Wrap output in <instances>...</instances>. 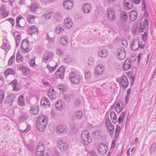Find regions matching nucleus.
Masks as SVG:
<instances>
[{"label": "nucleus", "mask_w": 156, "mask_h": 156, "mask_svg": "<svg viewBox=\"0 0 156 156\" xmlns=\"http://www.w3.org/2000/svg\"><path fill=\"white\" fill-rule=\"evenodd\" d=\"M48 124V118L45 116L40 115L37 118V127L40 131H44Z\"/></svg>", "instance_id": "1"}, {"label": "nucleus", "mask_w": 156, "mask_h": 156, "mask_svg": "<svg viewBox=\"0 0 156 156\" xmlns=\"http://www.w3.org/2000/svg\"><path fill=\"white\" fill-rule=\"evenodd\" d=\"M89 132L87 130L83 131L81 133V138L84 144L88 145L92 142V139L89 135Z\"/></svg>", "instance_id": "2"}, {"label": "nucleus", "mask_w": 156, "mask_h": 156, "mask_svg": "<svg viewBox=\"0 0 156 156\" xmlns=\"http://www.w3.org/2000/svg\"><path fill=\"white\" fill-rule=\"evenodd\" d=\"M70 81L73 83L77 84L80 81V75L77 72L72 73L70 74Z\"/></svg>", "instance_id": "3"}, {"label": "nucleus", "mask_w": 156, "mask_h": 156, "mask_svg": "<svg viewBox=\"0 0 156 156\" xmlns=\"http://www.w3.org/2000/svg\"><path fill=\"white\" fill-rule=\"evenodd\" d=\"M99 153L101 154H105L108 151V146L104 144H100L97 146Z\"/></svg>", "instance_id": "4"}, {"label": "nucleus", "mask_w": 156, "mask_h": 156, "mask_svg": "<svg viewBox=\"0 0 156 156\" xmlns=\"http://www.w3.org/2000/svg\"><path fill=\"white\" fill-rule=\"evenodd\" d=\"M118 58L121 60L124 59L126 56L125 49L123 47L119 48L117 51Z\"/></svg>", "instance_id": "5"}, {"label": "nucleus", "mask_w": 156, "mask_h": 156, "mask_svg": "<svg viewBox=\"0 0 156 156\" xmlns=\"http://www.w3.org/2000/svg\"><path fill=\"white\" fill-rule=\"evenodd\" d=\"M65 69L63 67H60L55 73V75L57 78L62 79L64 76Z\"/></svg>", "instance_id": "6"}, {"label": "nucleus", "mask_w": 156, "mask_h": 156, "mask_svg": "<svg viewBox=\"0 0 156 156\" xmlns=\"http://www.w3.org/2000/svg\"><path fill=\"white\" fill-rule=\"evenodd\" d=\"M57 147L61 151L64 152L67 150L68 144L65 141L59 140L57 143Z\"/></svg>", "instance_id": "7"}, {"label": "nucleus", "mask_w": 156, "mask_h": 156, "mask_svg": "<svg viewBox=\"0 0 156 156\" xmlns=\"http://www.w3.org/2000/svg\"><path fill=\"white\" fill-rule=\"evenodd\" d=\"M15 99V97L13 94H9L5 98V103L7 104L8 106H10L12 105Z\"/></svg>", "instance_id": "8"}, {"label": "nucleus", "mask_w": 156, "mask_h": 156, "mask_svg": "<svg viewBox=\"0 0 156 156\" xmlns=\"http://www.w3.org/2000/svg\"><path fill=\"white\" fill-rule=\"evenodd\" d=\"M139 40L137 38L133 39L130 43L131 48L134 51H136L139 48Z\"/></svg>", "instance_id": "9"}, {"label": "nucleus", "mask_w": 156, "mask_h": 156, "mask_svg": "<svg viewBox=\"0 0 156 156\" xmlns=\"http://www.w3.org/2000/svg\"><path fill=\"white\" fill-rule=\"evenodd\" d=\"M29 42L28 39H26L23 40L21 43L22 48L27 53L29 52L30 51L29 48Z\"/></svg>", "instance_id": "10"}, {"label": "nucleus", "mask_w": 156, "mask_h": 156, "mask_svg": "<svg viewBox=\"0 0 156 156\" xmlns=\"http://www.w3.org/2000/svg\"><path fill=\"white\" fill-rule=\"evenodd\" d=\"M51 105L49 100L46 98L43 97L41 101V105L42 107L46 108L49 107Z\"/></svg>", "instance_id": "11"}, {"label": "nucleus", "mask_w": 156, "mask_h": 156, "mask_svg": "<svg viewBox=\"0 0 156 156\" xmlns=\"http://www.w3.org/2000/svg\"><path fill=\"white\" fill-rule=\"evenodd\" d=\"M108 16L111 21L114 20L115 19V15L114 11L111 8L107 10Z\"/></svg>", "instance_id": "12"}, {"label": "nucleus", "mask_w": 156, "mask_h": 156, "mask_svg": "<svg viewBox=\"0 0 156 156\" xmlns=\"http://www.w3.org/2000/svg\"><path fill=\"white\" fill-rule=\"evenodd\" d=\"M53 57V56L51 52H47L44 54L42 59L44 62L47 63L48 61L50 60Z\"/></svg>", "instance_id": "13"}, {"label": "nucleus", "mask_w": 156, "mask_h": 156, "mask_svg": "<svg viewBox=\"0 0 156 156\" xmlns=\"http://www.w3.org/2000/svg\"><path fill=\"white\" fill-rule=\"evenodd\" d=\"M57 131L58 133H66L68 130V128L66 126L59 125L56 128Z\"/></svg>", "instance_id": "14"}, {"label": "nucleus", "mask_w": 156, "mask_h": 156, "mask_svg": "<svg viewBox=\"0 0 156 156\" xmlns=\"http://www.w3.org/2000/svg\"><path fill=\"white\" fill-rule=\"evenodd\" d=\"M63 6L65 9L67 10L71 9L73 6V2L69 0H66L63 2Z\"/></svg>", "instance_id": "15"}, {"label": "nucleus", "mask_w": 156, "mask_h": 156, "mask_svg": "<svg viewBox=\"0 0 156 156\" xmlns=\"http://www.w3.org/2000/svg\"><path fill=\"white\" fill-rule=\"evenodd\" d=\"M124 7L127 10H129L132 8L133 6V0H125L124 1Z\"/></svg>", "instance_id": "16"}, {"label": "nucleus", "mask_w": 156, "mask_h": 156, "mask_svg": "<svg viewBox=\"0 0 156 156\" xmlns=\"http://www.w3.org/2000/svg\"><path fill=\"white\" fill-rule=\"evenodd\" d=\"M148 25V20L145 19L144 21L140 24V28H139V31L140 32H143L144 31L146 27Z\"/></svg>", "instance_id": "17"}, {"label": "nucleus", "mask_w": 156, "mask_h": 156, "mask_svg": "<svg viewBox=\"0 0 156 156\" xmlns=\"http://www.w3.org/2000/svg\"><path fill=\"white\" fill-rule=\"evenodd\" d=\"M104 70V67L102 65H98L95 69V72L96 74L101 75L103 73Z\"/></svg>", "instance_id": "18"}, {"label": "nucleus", "mask_w": 156, "mask_h": 156, "mask_svg": "<svg viewBox=\"0 0 156 156\" xmlns=\"http://www.w3.org/2000/svg\"><path fill=\"white\" fill-rule=\"evenodd\" d=\"M56 108L58 110H61L63 109L65 106V103L61 100H58L55 104Z\"/></svg>", "instance_id": "19"}, {"label": "nucleus", "mask_w": 156, "mask_h": 156, "mask_svg": "<svg viewBox=\"0 0 156 156\" xmlns=\"http://www.w3.org/2000/svg\"><path fill=\"white\" fill-rule=\"evenodd\" d=\"M13 87V90L16 91H18L20 90V87L17 80H14L10 83Z\"/></svg>", "instance_id": "20"}, {"label": "nucleus", "mask_w": 156, "mask_h": 156, "mask_svg": "<svg viewBox=\"0 0 156 156\" xmlns=\"http://www.w3.org/2000/svg\"><path fill=\"white\" fill-rule=\"evenodd\" d=\"M121 82L123 88H126L129 84L128 79L126 76H123L122 77Z\"/></svg>", "instance_id": "21"}, {"label": "nucleus", "mask_w": 156, "mask_h": 156, "mask_svg": "<svg viewBox=\"0 0 156 156\" xmlns=\"http://www.w3.org/2000/svg\"><path fill=\"white\" fill-rule=\"evenodd\" d=\"M64 23L65 26L67 29L70 28L73 24L71 19L69 18H66L65 19Z\"/></svg>", "instance_id": "22"}, {"label": "nucleus", "mask_w": 156, "mask_h": 156, "mask_svg": "<svg viewBox=\"0 0 156 156\" xmlns=\"http://www.w3.org/2000/svg\"><path fill=\"white\" fill-rule=\"evenodd\" d=\"M131 64L130 60L129 59H126L124 64V69L126 70H128L131 68Z\"/></svg>", "instance_id": "23"}, {"label": "nucleus", "mask_w": 156, "mask_h": 156, "mask_svg": "<svg viewBox=\"0 0 156 156\" xmlns=\"http://www.w3.org/2000/svg\"><path fill=\"white\" fill-rule=\"evenodd\" d=\"M120 18L121 21L123 22H126L128 18L127 13L126 11L122 12L120 14Z\"/></svg>", "instance_id": "24"}, {"label": "nucleus", "mask_w": 156, "mask_h": 156, "mask_svg": "<svg viewBox=\"0 0 156 156\" xmlns=\"http://www.w3.org/2000/svg\"><path fill=\"white\" fill-rule=\"evenodd\" d=\"M137 16L138 13L136 11H133L129 14L130 19L132 21H135L137 18Z\"/></svg>", "instance_id": "25"}, {"label": "nucleus", "mask_w": 156, "mask_h": 156, "mask_svg": "<svg viewBox=\"0 0 156 156\" xmlns=\"http://www.w3.org/2000/svg\"><path fill=\"white\" fill-rule=\"evenodd\" d=\"M30 113L33 115H36L39 112V108L38 106H33L31 107L30 110Z\"/></svg>", "instance_id": "26"}, {"label": "nucleus", "mask_w": 156, "mask_h": 156, "mask_svg": "<svg viewBox=\"0 0 156 156\" xmlns=\"http://www.w3.org/2000/svg\"><path fill=\"white\" fill-rule=\"evenodd\" d=\"M19 69L22 72L24 75H28L30 72L29 69L24 66H20Z\"/></svg>", "instance_id": "27"}, {"label": "nucleus", "mask_w": 156, "mask_h": 156, "mask_svg": "<svg viewBox=\"0 0 156 156\" xmlns=\"http://www.w3.org/2000/svg\"><path fill=\"white\" fill-rule=\"evenodd\" d=\"M28 32L29 34L31 35L34 34H37L38 29L35 25L29 28Z\"/></svg>", "instance_id": "28"}, {"label": "nucleus", "mask_w": 156, "mask_h": 156, "mask_svg": "<svg viewBox=\"0 0 156 156\" xmlns=\"http://www.w3.org/2000/svg\"><path fill=\"white\" fill-rule=\"evenodd\" d=\"M99 56L101 58H105L107 57L108 55V52L106 49H104L98 52Z\"/></svg>", "instance_id": "29"}, {"label": "nucleus", "mask_w": 156, "mask_h": 156, "mask_svg": "<svg viewBox=\"0 0 156 156\" xmlns=\"http://www.w3.org/2000/svg\"><path fill=\"white\" fill-rule=\"evenodd\" d=\"M84 12L86 13H88L91 11L92 8L91 5L89 3L83 5Z\"/></svg>", "instance_id": "30"}, {"label": "nucleus", "mask_w": 156, "mask_h": 156, "mask_svg": "<svg viewBox=\"0 0 156 156\" xmlns=\"http://www.w3.org/2000/svg\"><path fill=\"white\" fill-rule=\"evenodd\" d=\"M22 18L21 17L19 16L16 17V28H17L18 27H23L25 25V22L24 24H21L20 23H20L19 22L20 20H21ZM23 21L25 22L23 20Z\"/></svg>", "instance_id": "31"}, {"label": "nucleus", "mask_w": 156, "mask_h": 156, "mask_svg": "<svg viewBox=\"0 0 156 156\" xmlns=\"http://www.w3.org/2000/svg\"><path fill=\"white\" fill-rule=\"evenodd\" d=\"M110 116L113 123L115 124L117 122V115L114 112H112L110 113Z\"/></svg>", "instance_id": "32"}, {"label": "nucleus", "mask_w": 156, "mask_h": 156, "mask_svg": "<svg viewBox=\"0 0 156 156\" xmlns=\"http://www.w3.org/2000/svg\"><path fill=\"white\" fill-rule=\"evenodd\" d=\"M44 145L41 143H39L38 144V146L36 148V151L44 152Z\"/></svg>", "instance_id": "33"}, {"label": "nucleus", "mask_w": 156, "mask_h": 156, "mask_svg": "<svg viewBox=\"0 0 156 156\" xmlns=\"http://www.w3.org/2000/svg\"><path fill=\"white\" fill-rule=\"evenodd\" d=\"M39 8V5L37 4L33 3L30 5V11H33L35 12Z\"/></svg>", "instance_id": "34"}, {"label": "nucleus", "mask_w": 156, "mask_h": 156, "mask_svg": "<svg viewBox=\"0 0 156 156\" xmlns=\"http://www.w3.org/2000/svg\"><path fill=\"white\" fill-rule=\"evenodd\" d=\"M47 94L51 99H53L55 98V92L53 89L51 90V91L49 90Z\"/></svg>", "instance_id": "35"}, {"label": "nucleus", "mask_w": 156, "mask_h": 156, "mask_svg": "<svg viewBox=\"0 0 156 156\" xmlns=\"http://www.w3.org/2000/svg\"><path fill=\"white\" fill-rule=\"evenodd\" d=\"M47 94L51 99H53L55 98V92L53 89L51 90V91L49 90Z\"/></svg>", "instance_id": "36"}, {"label": "nucleus", "mask_w": 156, "mask_h": 156, "mask_svg": "<svg viewBox=\"0 0 156 156\" xmlns=\"http://www.w3.org/2000/svg\"><path fill=\"white\" fill-rule=\"evenodd\" d=\"M126 112H122L120 115L119 117L118 118V123L120 124L122 123L124 120L126 115Z\"/></svg>", "instance_id": "37"}, {"label": "nucleus", "mask_w": 156, "mask_h": 156, "mask_svg": "<svg viewBox=\"0 0 156 156\" xmlns=\"http://www.w3.org/2000/svg\"><path fill=\"white\" fill-rule=\"evenodd\" d=\"M15 73V71L12 68H9L7 69L5 72V75L6 76L10 74H14Z\"/></svg>", "instance_id": "38"}, {"label": "nucleus", "mask_w": 156, "mask_h": 156, "mask_svg": "<svg viewBox=\"0 0 156 156\" xmlns=\"http://www.w3.org/2000/svg\"><path fill=\"white\" fill-rule=\"evenodd\" d=\"M16 61L18 63H21L23 61V58L21 56L20 53L18 52L16 55Z\"/></svg>", "instance_id": "39"}, {"label": "nucleus", "mask_w": 156, "mask_h": 156, "mask_svg": "<svg viewBox=\"0 0 156 156\" xmlns=\"http://www.w3.org/2000/svg\"><path fill=\"white\" fill-rule=\"evenodd\" d=\"M10 47L8 41H5L3 42V44L2 46V48L3 49L5 50H7L10 49Z\"/></svg>", "instance_id": "40"}, {"label": "nucleus", "mask_w": 156, "mask_h": 156, "mask_svg": "<svg viewBox=\"0 0 156 156\" xmlns=\"http://www.w3.org/2000/svg\"><path fill=\"white\" fill-rule=\"evenodd\" d=\"M68 38L65 36H62L60 39L61 43L63 45H66L68 44Z\"/></svg>", "instance_id": "41"}, {"label": "nucleus", "mask_w": 156, "mask_h": 156, "mask_svg": "<svg viewBox=\"0 0 156 156\" xmlns=\"http://www.w3.org/2000/svg\"><path fill=\"white\" fill-rule=\"evenodd\" d=\"M18 102L19 104L21 106H23L25 104L23 97L20 96L18 99Z\"/></svg>", "instance_id": "42"}, {"label": "nucleus", "mask_w": 156, "mask_h": 156, "mask_svg": "<svg viewBox=\"0 0 156 156\" xmlns=\"http://www.w3.org/2000/svg\"><path fill=\"white\" fill-rule=\"evenodd\" d=\"M64 30V27L62 25H58L55 29V32L57 34H59Z\"/></svg>", "instance_id": "43"}, {"label": "nucleus", "mask_w": 156, "mask_h": 156, "mask_svg": "<svg viewBox=\"0 0 156 156\" xmlns=\"http://www.w3.org/2000/svg\"><path fill=\"white\" fill-rule=\"evenodd\" d=\"M75 115L79 119H81L83 116V114L81 111H77L75 112Z\"/></svg>", "instance_id": "44"}, {"label": "nucleus", "mask_w": 156, "mask_h": 156, "mask_svg": "<svg viewBox=\"0 0 156 156\" xmlns=\"http://www.w3.org/2000/svg\"><path fill=\"white\" fill-rule=\"evenodd\" d=\"M73 96L72 94H65L64 95L63 99H65L67 102H69L70 101L71 98H73Z\"/></svg>", "instance_id": "45"}, {"label": "nucleus", "mask_w": 156, "mask_h": 156, "mask_svg": "<svg viewBox=\"0 0 156 156\" xmlns=\"http://www.w3.org/2000/svg\"><path fill=\"white\" fill-rule=\"evenodd\" d=\"M62 16L59 12L56 13L54 15V19L56 21H60L62 20Z\"/></svg>", "instance_id": "46"}, {"label": "nucleus", "mask_w": 156, "mask_h": 156, "mask_svg": "<svg viewBox=\"0 0 156 156\" xmlns=\"http://www.w3.org/2000/svg\"><path fill=\"white\" fill-rule=\"evenodd\" d=\"M35 16L32 15H28L27 16V20L30 23L33 22L35 20Z\"/></svg>", "instance_id": "47"}, {"label": "nucleus", "mask_w": 156, "mask_h": 156, "mask_svg": "<svg viewBox=\"0 0 156 156\" xmlns=\"http://www.w3.org/2000/svg\"><path fill=\"white\" fill-rule=\"evenodd\" d=\"M156 149V142L153 143L151 146L150 150L151 154L154 153Z\"/></svg>", "instance_id": "48"}, {"label": "nucleus", "mask_w": 156, "mask_h": 156, "mask_svg": "<svg viewBox=\"0 0 156 156\" xmlns=\"http://www.w3.org/2000/svg\"><path fill=\"white\" fill-rule=\"evenodd\" d=\"M5 98V92L2 90H0V102L2 103Z\"/></svg>", "instance_id": "49"}, {"label": "nucleus", "mask_w": 156, "mask_h": 156, "mask_svg": "<svg viewBox=\"0 0 156 156\" xmlns=\"http://www.w3.org/2000/svg\"><path fill=\"white\" fill-rule=\"evenodd\" d=\"M15 60V55H13L10 58L9 60L8 64L9 65H11L12 63H14Z\"/></svg>", "instance_id": "50"}, {"label": "nucleus", "mask_w": 156, "mask_h": 156, "mask_svg": "<svg viewBox=\"0 0 156 156\" xmlns=\"http://www.w3.org/2000/svg\"><path fill=\"white\" fill-rule=\"evenodd\" d=\"M57 67V65L56 64L55 66L54 67H51L49 65H47V67L49 69V71L51 73H53L56 69V68Z\"/></svg>", "instance_id": "51"}, {"label": "nucleus", "mask_w": 156, "mask_h": 156, "mask_svg": "<svg viewBox=\"0 0 156 156\" xmlns=\"http://www.w3.org/2000/svg\"><path fill=\"white\" fill-rule=\"evenodd\" d=\"M120 127L118 125H117L116 126V128L115 131V137H117L119 135V133L120 132Z\"/></svg>", "instance_id": "52"}, {"label": "nucleus", "mask_w": 156, "mask_h": 156, "mask_svg": "<svg viewBox=\"0 0 156 156\" xmlns=\"http://www.w3.org/2000/svg\"><path fill=\"white\" fill-rule=\"evenodd\" d=\"M85 76L86 79H89L91 76V73L89 70H87L85 72Z\"/></svg>", "instance_id": "53"}, {"label": "nucleus", "mask_w": 156, "mask_h": 156, "mask_svg": "<svg viewBox=\"0 0 156 156\" xmlns=\"http://www.w3.org/2000/svg\"><path fill=\"white\" fill-rule=\"evenodd\" d=\"M1 16L4 18L6 17L9 15V12L7 11H6L3 12H1L0 13Z\"/></svg>", "instance_id": "54"}, {"label": "nucleus", "mask_w": 156, "mask_h": 156, "mask_svg": "<svg viewBox=\"0 0 156 156\" xmlns=\"http://www.w3.org/2000/svg\"><path fill=\"white\" fill-rule=\"evenodd\" d=\"M105 124L107 128L108 127H109L113 125L111 123L109 118H107L106 119Z\"/></svg>", "instance_id": "55"}, {"label": "nucleus", "mask_w": 156, "mask_h": 156, "mask_svg": "<svg viewBox=\"0 0 156 156\" xmlns=\"http://www.w3.org/2000/svg\"><path fill=\"white\" fill-rule=\"evenodd\" d=\"M58 87L60 90H62L63 91H65L66 89V86L62 84H60Z\"/></svg>", "instance_id": "56"}, {"label": "nucleus", "mask_w": 156, "mask_h": 156, "mask_svg": "<svg viewBox=\"0 0 156 156\" xmlns=\"http://www.w3.org/2000/svg\"><path fill=\"white\" fill-rule=\"evenodd\" d=\"M56 54L60 56H62L63 54V52L60 48H58L56 51Z\"/></svg>", "instance_id": "57"}, {"label": "nucleus", "mask_w": 156, "mask_h": 156, "mask_svg": "<svg viewBox=\"0 0 156 156\" xmlns=\"http://www.w3.org/2000/svg\"><path fill=\"white\" fill-rule=\"evenodd\" d=\"M21 39V35L20 34L17 37L15 38L16 44V46H18L19 45V43Z\"/></svg>", "instance_id": "58"}, {"label": "nucleus", "mask_w": 156, "mask_h": 156, "mask_svg": "<svg viewBox=\"0 0 156 156\" xmlns=\"http://www.w3.org/2000/svg\"><path fill=\"white\" fill-rule=\"evenodd\" d=\"M101 134L100 132L98 130H96L93 133V135L95 136V138H98V137Z\"/></svg>", "instance_id": "59"}, {"label": "nucleus", "mask_w": 156, "mask_h": 156, "mask_svg": "<svg viewBox=\"0 0 156 156\" xmlns=\"http://www.w3.org/2000/svg\"><path fill=\"white\" fill-rule=\"evenodd\" d=\"M29 64L30 66H36V64L35 62V59L33 58L31 59L29 62Z\"/></svg>", "instance_id": "60"}, {"label": "nucleus", "mask_w": 156, "mask_h": 156, "mask_svg": "<svg viewBox=\"0 0 156 156\" xmlns=\"http://www.w3.org/2000/svg\"><path fill=\"white\" fill-rule=\"evenodd\" d=\"M81 101L80 99H77L75 101L74 104L76 106H79L81 103Z\"/></svg>", "instance_id": "61"}, {"label": "nucleus", "mask_w": 156, "mask_h": 156, "mask_svg": "<svg viewBox=\"0 0 156 156\" xmlns=\"http://www.w3.org/2000/svg\"><path fill=\"white\" fill-rule=\"evenodd\" d=\"M27 116L23 115L21 116L19 118V120L20 122H23L27 119Z\"/></svg>", "instance_id": "62"}, {"label": "nucleus", "mask_w": 156, "mask_h": 156, "mask_svg": "<svg viewBox=\"0 0 156 156\" xmlns=\"http://www.w3.org/2000/svg\"><path fill=\"white\" fill-rule=\"evenodd\" d=\"M88 65H92L94 63V59L92 58H90L87 61Z\"/></svg>", "instance_id": "63"}, {"label": "nucleus", "mask_w": 156, "mask_h": 156, "mask_svg": "<svg viewBox=\"0 0 156 156\" xmlns=\"http://www.w3.org/2000/svg\"><path fill=\"white\" fill-rule=\"evenodd\" d=\"M123 28L126 31H129L130 30V28L129 26L126 25V24H124L123 26Z\"/></svg>", "instance_id": "64"}]
</instances>
